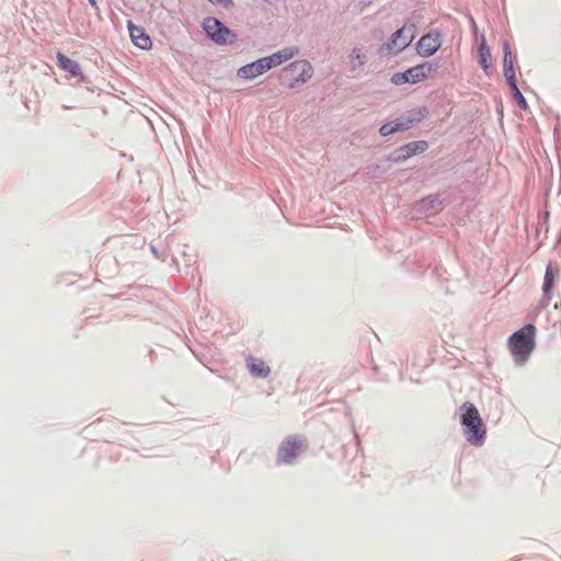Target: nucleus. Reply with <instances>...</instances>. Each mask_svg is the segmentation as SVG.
<instances>
[{
  "mask_svg": "<svg viewBox=\"0 0 561 561\" xmlns=\"http://www.w3.org/2000/svg\"><path fill=\"white\" fill-rule=\"evenodd\" d=\"M285 78L288 81L289 88H295L300 83H305L311 79L313 68L307 60H296L283 70Z\"/></svg>",
  "mask_w": 561,
  "mask_h": 561,
  "instance_id": "obj_4",
  "label": "nucleus"
},
{
  "mask_svg": "<svg viewBox=\"0 0 561 561\" xmlns=\"http://www.w3.org/2000/svg\"><path fill=\"white\" fill-rule=\"evenodd\" d=\"M57 61L60 69L69 72L72 77H78L81 75L80 66L77 61L68 58L62 53H57Z\"/></svg>",
  "mask_w": 561,
  "mask_h": 561,
  "instance_id": "obj_15",
  "label": "nucleus"
},
{
  "mask_svg": "<svg viewBox=\"0 0 561 561\" xmlns=\"http://www.w3.org/2000/svg\"><path fill=\"white\" fill-rule=\"evenodd\" d=\"M89 2L93 8H98L96 0H89Z\"/></svg>",
  "mask_w": 561,
  "mask_h": 561,
  "instance_id": "obj_24",
  "label": "nucleus"
},
{
  "mask_svg": "<svg viewBox=\"0 0 561 561\" xmlns=\"http://www.w3.org/2000/svg\"><path fill=\"white\" fill-rule=\"evenodd\" d=\"M440 45V35L437 33H428L423 35L417 42L416 51L422 57H430L439 49Z\"/></svg>",
  "mask_w": 561,
  "mask_h": 561,
  "instance_id": "obj_8",
  "label": "nucleus"
},
{
  "mask_svg": "<svg viewBox=\"0 0 561 561\" xmlns=\"http://www.w3.org/2000/svg\"><path fill=\"white\" fill-rule=\"evenodd\" d=\"M478 61L480 66L482 67L485 75H490V69L492 67V56L489 45L486 44V41L484 36L481 38V43L479 46V56Z\"/></svg>",
  "mask_w": 561,
  "mask_h": 561,
  "instance_id": "obj_14",
  "label": "nucleus"
},
{
  "mask_svg": "<svg viewBox=\"0 0 561 561\" xmlns=\"http://www.w3.org/2000/svg\"><path fill=\"white\" fill-rule=\"evenodd\" d=\"M369 51L364 46L354 47L347 57L350 72L353 76L359 75L368 62Z\"/></svg>",
  "mask_w": 561,
  "mask_h": 561,
  "instance_id": "obj_7",
  "label": "nucleus"
},
{
  "mask_svg": "<svg viewBox=\"0 0 561 561\" xmlns=\"http://www.w3.org/2000/svg\"><path fill=\"white\" fill-rule=\"evenodd\" d=\"M128 31H129L131 42L137 47L145 49V50H148L152 47V41L142 27H139L129 21L128 22Z\"/></svg>",
  "mask_w": 561,
  "mask_h": 561,
  "instance_id": "obj_11",
  "label": "nucleus"
},
{
  "mask_svg": "<svg viewBox=\"0 0 561 561\" xmlns=\"http://www.w3.org/2000/svg\"><path fill=\"white\" fill-rule=\"evenodd\" d=\"M461 424L465 426V435L467 440L476 446H480L484 442L485 430L478 409L470 402L461 405Z\"/></svg>",
  "mask_w": 561,
  "mask_h": 561,
  "instance_id": "obj_2",
  "label": "nucleus"
},
{
  "mask_svg": "<svg viewBox=\"0 0 561 561\" xmlns=\"http://www.w3.org/2000/svg\"><path fill=\"white\" fill-rule=\"evenodd\" d=\"M536 328L526 324L514 332L507 341V347L516 365H524L535 350Z\"/></svg>",
  "mask_w": 561,
  "mask_h": 561,
  "instance_id": "obj_1",
  "label": "nucleus"
},
{
  "mask_svg": "<svg viewBox=\"0 0 561 561\" xmlns=\"http://www.w3.org/2000/svg\"><path fill=\"white\" fill-rule=\"evenodd\" d=\"M412 157L410 151L409 150H402V147H400L398 150H397V157H396V160L399 161V160H405L408 158Z\"/></svg>",
  "mask_w": 561,
  "mask_h": 561,
  "instance_id": "obj_22",
  "label": "nucleus"
},
{
  "mask_svg": "<svg viewBox=\"0 0 561 561\" xmlns=\"http://www.w3.org/2000/svg\"><path fill=\"white\" fill-rule=\"evenodd\" d=\"M268 70H270V68H268L267 61H266L265 57H263L256 61H253L251 64H248V65L241 67L238 70V77L245 79V80H250V79L256 78L260 75H263L264 72H266Z\"/></svg>",
  "mask_w": 561,
  "mask_h": 561,
  "instance_id": "obj_10",
  "label": "nucleus"
},
{
  "mask_svg": "<svg viewBox=\"0 0 561 561\" xmlns=\"http://www.w3.org/2000/svg\"><path fill=\"white\" fill-rule=\"evenodd\" d=\"M306 443L301 436L290 435L278 447L277 462L291 463L305 449Z\"/></svg>",
  "mask_w": 561,
  "mask_h": 561,
  "instance_id": "obj_5",
  "label": "nucleus"
},
{
  "mask_svg": "<svg viewBox=\"0 0 561 561\" xmlns=\"http://www.w3.org/2000/svg\"><path fill=\"white\" fill-rule=\"evenodd\" d=\"M426 149L427 142L424 140L412 141L402 146V150H409L411 156L424 152Z\"/></svg>",
  "mask_w": 561,
  "mask_h": 561,
  "instance_id": "obj_19",
  "label": "nucleus"
},
{
  "mask_svg": "<svg viewBox=\"0 0 561 561\" xmlns=\"http://www.w3.org/2000/svg\"><path fill=\"white\" fill-rule=\"evenodd\" d=\"M415 37L414 25H403L401 28L396 31L389 42L383 44L379 51L382 55H392L402 51L407 48Z\"/></svg>",
  "mask_w": 561,
  "mask_h": 561,
  "instance_id": "obj_3",
  "label": "nucleus"
},
{
  "mask_svg": "<svg viewBox=\"0 0 561 561\" xmlns=\"http://www.w3.org/2000/svg\"><path fill=\"white\" fill-rule=\"evenodd\" d=\"M503 49H504L503 72H504L505 79L507 80V83H511V82L516 81V77H515L513 56H512V51H511V48H510V45L507 42L504 43Z\"/></svg>",
  "mask_w": 561,
  "mask_h": 561,
  "instance_id": "obj_13",
  "label": "nucleus"
},
{
  "mask_svg": "<svg viewBox=\"0 0 561 561\" xmlns=\"http://www.w3.org/2000/svg\"><path fill=\"white\" fill-rule=\"evenodd\" d=\"M298 53H299L298 47L290 46V47L283 48L280 50L272 54L271 56L265 57V59L267 61L268 68L272 69V68L280 66L284 62L290 60L291 58L297 56Z\"/></svg>",
  "mask_w": 561,
  "mask_h": 561,
  "instance_id": "obj_12",
  "label": "nucleus"
},
{
  "mask_svg": "<svg viewBox=\"0 0 561 561\" xmlns=\"http://www.w3.org/2000/svg\"><path fill=\"white\" fill-rule=\"evenodd\" d=\"M391 82L396 85H401L404 83H410V79L408 77V70L404 72H397L391 77Z\"/></svg>",
  "mask_w": 561,
  "mask_h": 561,
  "instance_id": "obj_21",
  "label": "nucleus"
},
{
  "mask_svg": "<svg viewBox=\"0 0 561 561\" xmlns=\"http://www.w3.org/2000/svg\"><path fill=\"white\" fill-rule=\"evenodd\" d=\"M556 274L557 273L554 272L552 265L549 264L545 272V280L542 286V290L546 296H549L553 288Z\"/></svg>",
  "mask_w": 561,
  "mask_h": 561,
  "instance_id": "obj_18",
  "label": "nucleus"
},
{
  "mask_svg": "<svg viewBox=\"0 0 561 561\" xmlns=\"http://www.w3.org/2000/svg\"><path fill=\"white\" fill-rule=\"evenodd\" d=\"M213 3L222 4L225 7H228L232 3L231 0H209Z\"/></svg>",
  "mask_w": 561,
  "mask_h": 561,
  "instance_id": "obj_23",
  "label": "nucleus"
},
{
  "mask_svg": "<svg viewBox=\"0 0 561 561\" xmlns=\"http://www.w3.org/2000/svg\"><path fill=\"white\" fill-rule=\"evenodd\" d=\"M438 66L433 62H423L408 69L410 83H419L437 72Z\"/></svg>",
  "mask_w": 561,
  "mask_h": 561,
  "instance_id": "obj_9",
  "label": "nucleus"
},
{
  "mask_svg": "<svg viewBox=\"0 0 561 561\" xmlns=\"http://www.w3.org/2000/svg\"><path fill=\"white\" fill-rule=\"evenodd\" d=\"M508 85H510V88L513 92V95L516 99L518 105L525 110L527 107V103H526L524 95L522 94V92L519 91V89L517 87V82L516 81L511 82V83H508Z\"/></svg>",
  "mask_w": 561,
  "mask_h": 561,
  "instance_id": "obj_20",
  "label": "nucleus"
},
{
  "mask_svg": "<svg viewBox=\"0 0 561 561\" xmlns=\"http://www.w3.org/2000/svg\"><path fill=\"white\" fill-rule=\"evenodd\" d=\"M250 373L255 377L265 378L270 375V367L261 359L250 358L248 362Z\"/></svg>",
  "mask_w": 561,
  "mask_h": 561,
  "instance_id": "obj_17",
  "label": "nucleus"
},
{
  "mask_svg": "<svg viewBox=\"0 0 561 561\" xmlns=\"http://www.w3.org/2000/svg\"><path fill=\"white\" fill-rule=\"evenodd\" d=\"M414 119H404V118H398L393 122H390V123H387V124H383L380 129H379V133L380 135L382 136H388V135H391L393 134L394 131H398V130H403V129H408L410 127V124L413 122Z\"/></svg>",
  "mask_w": 561,
  "mask_h": 561,
  "instance_id": "obj_16",
  "label": "nucleus"
},
{
  "mask_svg": "<svg viewBox=\"0 0 561 561\" xmlns=\"http://www.w3.org/2000/svg\"><path fill=\"white\" fill-rule=\"evenodd\" d=\"M204 30L213 41L219 44L232 42L236 37L227 26L215 18L205 19Z\"/></svg>",
  "mask_w": 561,
  "mask_h": 561,
  "instance_id": "obj_6",
  "label": "nucleus"
}]
</instances>
